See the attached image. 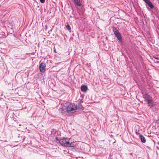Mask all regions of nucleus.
Masks as SVG:
<instances>
[{"mask_svg": "<svg viewBox=\"0 0 159 159\" xmlns=\"http://www.w3.org/2000/svg\"><path fill=\"white\" fill-rule=\"evenodd\" d=\"M66 28L70 32L71 30V28L70 26L69 25H66Z\"/></svg>", "mask_w": 159, "mask_h": 159, "instance_id": "nucleus-12", "label": "nucleus"}, {"mask_svg": "<svg viewBox=\"0 0 159 159\" xmlns=\"http://www.w3.org/2000/svg\"><path fill=\"white\" fill-rule=\"evenodd\" d=\"M139 137L141 141L145 140V138L142 134H139Z\"/></svg>", "mask_w": 159, "mask_h": 159, "instance_id": "nucleus-11", "label": "nucleus"}, {"mask_svg": "<svg viewBox=\"0 0 159 159\" xmlns=\"http://www.w3.org/2000/svg\"><path fill=\"white\" fill-rule=\"evenodd\" d=\"M46 64L44 62L41 63L39 66V69L40 72H44L45 71Z\"/></svg>", "mask_w": 159, "mask_h": 159, "instance_id": "nucleus-4", "label": "nucleus"}, {"mask_svg": "<svg viewBox=\"0 0 159 159\" xmlns=\"http://www.w3.org/2000/svg\"><path fill=\"white\" fill-rule=\"evenodd\" d=\"M143 1L148 4V7H149L151 9H152L154 8V6L153 5L149 0H143Z\"/></svg>", "mask_w": 159, "mask_h": 159, "instance_id": "nucleus-6", "label": "nucleus"}, {"mask_svg": "<svg viewBox=\"0 0 159 159\" xmlns=\"http://www.w3.org/2000/svg\"><path fill=\"white\" fill-rule=\"evenodd\" d=\"M75 3L77 6L80 7L81 5L80 0H74Z\"/></svg>", "mask_w": 159, "mask_h": 159, "instance_id": "nucleus-10", "label": "nucleus"}, {"mask_svg": "<svg viewBox=\"0 0 159 159\" xmlns=\"http://www.w3.org/2000/svg\"><path fill=\"white\" fill-rule=\"evenodd\" d=\"M148 106L150 107V108H151L153 106V102L152 99L150 100V101H147Z\"/></svg>", "mask_w": 159, "mask_h": 159, "instance_id": "nucleus-8", "label": "nucleus"}, {"mask_svg": "<svg viewBox=\"0 0 159 159\" xmlns=\"http://www.w3.org/2000/svg\"><path fill=\"white\" fill-rule=\"evenodd\" d=\"M113 31L115 35L117 38L118 40L120 41L121 42L122 41V37L120 34L118 30H117V28L115 27H113Z\"/></svg>", "mask_w": 159, "mask_h": 159, "instance_id": "nucleus-2", "label": "nucleus"}, {"mask_svg": "<svg viewBox=\"0 0 159 159\" xmlns=\"http://www.w3.org/2000/svg\"><path fill=\"white\" fill-rule=\"evenodd\" d=\"M65 105L66 106H65L66 108H64V109H66L68 113H72L77 109V106L74 104H70L69 103H67Z\"/></svg>", "mask_w": 159, "mask_h": 159, "instance_id": "nucleus-1", "label": "nucleus"}, {"mask_svg": "<svg viewBox=\"0 0 159 159\" xmlns=\"http://www.w3.org/2000/svg\"><path fill=\"white\" fill-rule=\"evenodd\" d=\"M143 98H144L147 102L150 101L152 99V98L148 95L147 93H145L143 94Z\"/></svg>", "mask_w": 159, "mask_h": 159, "instance_id": "nucleus-5", "label": "nucleus"}, {"mask_svg": "<svg viewBox=\"0 0 159 159\" xmlns=\"http://www.w3.org/2000/svg\"><path fill=\"white\" fill-rule=\"evenodd\" d=\"M76 145V142H73L70 143L69 142L68 144L67 145V147H74Z\"/></svg>", "mask_w": 159, "mask_h": 159, "instance_id": "nucleus-7", "label": "nucleus"}, {"mask_svg": "<svg viewBox=\"0 0 159 159\" xmlns=\"http://www.w3.org/2000/svg\"><path fill=\"white\" fill-rule=\"evenodd\" d=\"M56 139L57 141H59V140L58 139V138L57 137H56Z\"/></svg>", "mask_w": 159, "mask_h": 159, "instance_id": "nucleus-15", "label": "nucleus"}, {"mask_svg": "<svg viewBox=\"0 0 159 159\" xmlns=\"http://www.w3.org/2000/svg\"><path fill=\"white\" fill-rule=\"evenodd\" d=\"M68 143L69 141H68L67 138H63L59 140V143L60 144L63 146L67 147L68 144Z\"/></svg>", "mask_w": 159, "mask_h": 159, "instance_id": "nucleus-3", "label": "nucleus"}, {"mask_svg": "<svg viewBox=\"0 0 159 159\" xmlns=\"http://www.w3.org/2000/svg\"><path fill=\"white\" fill-rule=\"evenodd\" d=\"M141 142L143 143H145L146 142V139H145V140H142V141H141Z\"/></svg>", "mask_w": 159, "mask_h": 159, "instance_id": "nucleus-14", "label": "nucleus"}, {"mask_svg": "<svg viewBox=\"0 0 159 159\" xmlns=\"http://www.w3.org/2000/svg\"><path fill=\"white\" fill-rule=\"evenodd\" d=\"M40 2L42 3H43L45 1V0H40Z\"/></svg>", "mask_w": 159, "mask_h": 159, "instance_id": "nucleus-13", "label": "nucleus"}, {"mask_svg": "<svg viewBox=\"0 0 159 159\" xmlns=\"http://www.w3.org/2000/svg\"><path fill=\"white\" fill-rule=\"evenodd\" d=\"M87 89V87L84 85H82L81 87V89L82 91H85Z\"/></svg>", "mask_w": 159, "mask_h": 159, "instance_id": "nucleus-9", "label": "nucleus"}, {"mask_svg": "<svg viewBox=\"0 0 159 159\" xmlns=\"http://www.w3.org/2000/svg\"><path fill=\"white\" fill-rule=\"evenodd\" d=\"M80 106H81V107H80L79 108L80 109H82V105H80Z\"/></svg>", "mask_w": 159, "mask_h": 159, "instance_id": "nucleus-16", "label": "nucleus"}, {"mask_svg": "<svg viewBox=\"0 0 159 159\" xmlns=\"http://www.w3.org/2000/svg\"><path fill=\"white\" fill-rule=\"evenodd\" d=\"M155 58L157 59H159L158 57H155Z\"/></svg>", "mask_w": 159, "mask_h": 159, "instance_id": "nucleus-17", "label": "nucleus"}]
</instances>
